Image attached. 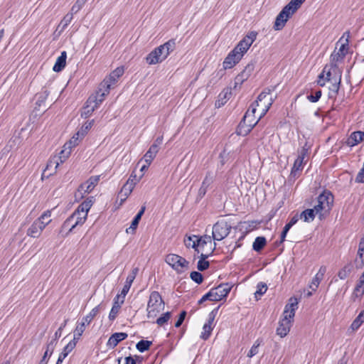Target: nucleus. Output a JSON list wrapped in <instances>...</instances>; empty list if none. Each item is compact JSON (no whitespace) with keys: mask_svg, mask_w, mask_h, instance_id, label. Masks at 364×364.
I'll list each match as a JSON object with an SVG mask.
<instances>
[{"mask_svg":"<svg viewBox=\"0 0 364 364\" xmlns=\"http://www.w3.org/2000/svg\"><path fill=\"white\" fill-rule=\"evenodd\" d=\"M317 205L314 206V210H316V213H318L319 219H322L323 214L322 210L327 209L329 211L333 204V196L330 191L324 190L316 198Z\"/></svg>","mask_w":364,"mask_h":364,"instance_id":"f257e3e1","label":"nucleus"},{"mask_svg":"<svg viewBox=\"0 0 364 364\" xmlns=\"http://www.w3.org/2000/svg\"><path fill=\"white\" fill-rule=\"evenodd\" d=\"M165 262L178 274H182L189 268V262L184 257L176 254L167 255L165 258Z\"/></svg>","mask_w":364,"mask_h":364,"instance_id":"f03ea898","label":"nucleus"},{"mask_svg":"<svg viewBox=\"0 0 364 364\" xmlns=\"http://www.w3.org/2000/svg\"><path fill=\"white\" fill-rule=\"evenodd\" d=\"M164 306V301L161 298L160 294L154 291L151 293L149 296V299L147 304V317L153 318L155 317L157 314L160 312V306Z\"/></svg>","mask_w":364,"mask_h":364,"instance_id":"7ed1b4c3","label":"nucleus"},{"mask_svg":"<svg viewBox=\"0 0 364 364\" xmlns=\"http://www.w3.org/2000/svg\"><path fill=\"white\" fill-rule=\"evenodd\" d=\"M232 227L225 220H220L213 226L212 238L214 240L220 241L225 238L230 233Z\"/></svg>","mask_w":364,"mask_h":364,"instance_id":"20e7f679","label":"nucleus"},{"mask_svg":"<svg viewBox=\"0 0 364 364\" xmlns=\"http://www.w3.org/2000/svg\"><path fill=\"white\" fill-rule=\"evenodd\" d=\"M212 237L209 235H204L203 237H198L196 235H192L188 237L184 240V243L186 247H192L195 250L197 253H199L198 247H203L207 243H211Z\"/></svg>","mask_w":364,"mask_h":364,"instance_id":"39448f33","label":"nucleus"},{"mask_svg":"<svg viewBox=\"0 0 364 364\" xmlns=\"http://www.w3.org/2000/svg\"><path fill=\"white\" fill-rule=\"evenodd\" d=\"M84 332V323L77 326L74 331V338L70 341L63 349V351L59 355V357L64 360L68 355L75 348L76 346L77 340L82 335Z\"/></svg>","mask_w":364,"mask_h":364,"instance_id":"423d86ee","label":"nucleus"},{"mask_svg":"<svg viewBox=\"0 0 364 364\" xmlns=\"http://www.w3.org/2000/svg\"><path fill=\"white\" fill-rule=\"evenodd\" d=\"M124 68L118 67L113 70L108 77H106L100 84L101 87L105 89L107 93L109 92L112 85H114L117 80L124 74Z\"/></svg>","mask_w":364,"mask_h":364,"instance_id":"0eeeda50","label":"nucleus"},{"mask_svg":"<svg viewBox=\"0 0 364 364\" xmlns=\"http://www.w3.org/2000/svg\"><path fill=\"white\" fill-rule=\"evenodd\" d=\"M163 142V136H158L153 144L144 156L146 163L149 166L159 151V146Z\"/></svg>","mask_w":364,"mask_h":364,"instance_id":"6e6552de","label":"nucleus"},{"mask_svg":"<svg viewBox=\"0 0 364 364\" xmlns=\"http://www.w3.org/2000/svg\"><path fill=\"white\" fill-rule=\"evenodd\" d=\"M250 116V110H247L242 117V120L239 123L236 133L239 136H246L247 135L253 127L258 123V120H257L255 123H250L249 124H246V119Z\"/></svg>","mask_w":364,"mask_h":364,"instance_id":"1a4fd4ad","label":"nucleus"},{"mask_svg":"<svg viewBox=\"0 0 364 364\" xmlns=\"http://www.w3.org/2000/svg\"><path fill=\"white\" fill-rule=\"evenodd\" d=\"M100 176H91L85 183L80 185L77 192L81 194V198L84 197L83 193H90L94 189L100 181Z\"/></svg>","mask_w":364,"mask_h":364,"instance_id":"9d476101","label":"nucleus"},{"mask_svg":"<svg viewBox=\"0 0 364 364\" xmlns=\"http://www.w3.org/2000/svg\"><path fill=\"white\" fill-rule=\"evenodd\" d=\"M51 222L48 220L46 222H41L40 220H36L27 230V235L32 237H38L44 230L46 226Z\"/></svg>","mask_w":364,"mask_h":364,"instance_id":"9b49d317","label":"nucleus"},{"mask_svg":"<svg viewBox=\"0 0 364 364\" xmlns=\"http://www.w3.org/2000/svg\"><path fill=\"white\" fill-rule=\"evenodd\" d=\"M242 55H239L232 49L225 58L223 65L225 70L233 68L242 59Z\"/></svg>","mask_w":364,"mask_h":364,"instance_id":"f8f14e48","label":"nucleus"},{"mask_svg":"<svg viewBox=\"0 0 364 364\" xmlns=\"http://www.w3.org/2000/svg\"><path fill=\"white\" fill-rule=\"evenodd\" d=\"M75 217V214L73 213L63 223L59 231V234L61 235L62 237H65L68 236V234L71 232L75 227H77V225H75L74 221Z\"/></svg>","mask_w":364,"mask_h":364,"instance_id":"ddd939ff","label":"nucleus"},{"mask_svg":"<svg viewBox=\"0 0 364 364\" xmlns=\"http://www.w3.org/2000/svg\"><path fill=\"white\" fill-rule=\"evenodd\" d=\"M291 323V318H289L287 314H284V318L279 321L277 328V334L282 338L286 336L289 332Z\"/></svg>","mask_w":364,"mask_h":364,"instance_id":"4468645a","label":"nucleus"},{"mask_svg":"<svg viewBox=\"0 0 364 364\" xmlns=\"http://www.w3.org/2000/svg\"><path fill=\"white\" fill-rule=\"evenodd\" d=\"M102 87L100 84L99 89L97 92L94 95H91L88 97V103L97 105V107L104 101L105 97L108 95Z\"/></svg>","mask_w":364,"mask_h":364,"instance_id":"2eb2a0df","label":"nucleus"},{"mask_svg":"<svg viewBox=\"0 0 364 364\" xmlns=\"http://www.w3.org/2000/svg\"><path fill=\"white\" fill-rule=\"evenodd\" d=\"M94 202L95 198L93 196L87 198L77 208V209L73 212V213L75 214V215H82L85 213L87 214Z\"/></svg>","mask_w":364,"mask_h":364,"instance_id":"dca6fc26","label":"nucleus"},{"mask_svg":"<svg viewBox=\"0 0 364 364\" xmlns=\"http://www.w3.org/2000/svg\"><path fill=\"white\" fill-rule=\"evenodd\" d=\"M161 48H154L146 58V63L149 65H155L161 63L164 59L161 56Z\"/></svg>","mask_w":364,"mask_h":364,"instance_id":"f3484780","label":"nucleus"},{"mask_svg":"<svg viewBox=\"0 0 364 364\" xmlns=\"http://www.w3.org/2000/svg\"><path fill=\"white\" fill-rule=\"evenodd\" d=\"M176 48V40L172 38L156 48H161V56L165 60Z\"/></svg>","mask_w":364,"mask_h":364,"instance_id":"a211bd4d","label":"nucleus"},{"mask_svg":"<svg viewBox=\"0 0 364 364\" xmlns=\"http://www.w3.org/2000/svg\"><path fill=\"white\" fill-rule=\"evenodd\" d=\"M231 287L228 284H220L215 288H213L215 291V294L217 296L218 301L225 298L231 290Z\"/></svg>","mask_w":364,"mask_h":364,"instance_id":"6ab92c4d","label":"nucleus"},{"mask_svg":"<svg viewBox=\"0 0 364 364\" xmlns=\"http://www.w3.org/2000/svg\"><path fill=\"white\" fill-rule=\"evenodd\" d=\"M127 336L128 335L127 333H114L109 337L107 345L109 348H114L118 345L119 342L126 339Z\"/></svg>","mask_w":364,"mask_h":364,"instance_id":"aec40b11","label":"nucleus"},{"mask_svg":"<svg viewBox=\"0 0 364 364\" xmlns=\"http://www.w3.org/2000/svg\"><path fill=\"white\" fill-rule=\"evenodd\" d=\"M146 207L142 206L138 213L135 215L134 219L132 221L131 225L129 228L126 229V232L128 234H134L135 232L136 229L137 228L139 223L141 219L142 215L144 213Z\"/></svg>","mask_w":364,"mask_h":364,"instance_id":"412c9836","label":"nucleus"},{"mask_svg":"<svg viewBox=\"0 0 364 364\" xmlns=\"http://www.w3.org/2000/svg\"><path fill=\"white\" fill-rule=\"evenodd\" d=\"M356 269H362L364 267V238H362L357 253V257L354 261Z\"/></svg>","mask_w":364,"mask_h":364,"instance_id":"4be33fe9","label":"nucleus"},{"mask_svg":"<svg viewBox=\"0 0 364 364\" xmlns=\"http://www.w3.org/2000/svg\"><path fill=\"white\" fill-rule=\"evenodd\" d=\"M215 245H216V244L215 243L214 247L210 254H203V253L200 254V255L199 257L200 259L198 260V264H197V269H198V271L203 272L209 268L210 263L206 259L212 255L213 252L215 249Z\"/></svg>","mask_w":364,"mask_h":364,"instance_id":"5701e85b","label":"nucleus"},{"mask_svg":"<svg viewBox=\"0 0 364 364\" xmlns=\"http://www.w3.org/2000/svg\"><path fill=\"white\" fill-rule=\"evenodd\" d=\"M290 303L285 306L283 314H287L289 318H293L295 315V310L297 308L298 301L295 297L289 299Z\"/></svg>","mask_w":364,"mask_h":364,"instance_id":"b1692460","label":"nucleus"},{"mask_svg":"<svg viewBox=\"0 0 364 364\" xmlns=\"http://www.w3.org/2000/svg\"><path fill=\"white\" fill-rule=\"evenodd\" d=\"M102 309V306L101 304L97 305L95 308H93L91 311L86 316L82 318V321L81 323H79L77 326H80L82 323H84V331L85 330V324L89 325L92 319L97 316L99 311Z\"/></svg>","mask_w":364,"mask_h":364,"instance_id":"393cba45","label":"nucleus"},{"mask_svg":"<svg viewBox=\"0 0 364 364\" xmlns=\"http://www.w3.org/2000/svg\"><path fill=\"white\" fill-rule=\"evenodd\" d=\"M67 53L62 51L60 55L57 58L56 62L53 68V71L59 73L62 71L66 65Z\"/></svg>","mask_w":364,"mask_h":364,"instance_id":"a878e982","label":"nucleus"},{"mask_svg":"<svg viewBox=\"0 0 364 364\" xmlns=\"http://www.w3.org/2000/svg\"><path fill=\"white\" fill-rule=\"evenodd\" d=\"M122 304H121L120 295H117L114 299L113 306L109 314V319L110 321H114L116 318Z\"/></svg>","mask_w":364,"mask_h":364,"instance_id":"bb28decb","label":"nucleus"},{"mask_svg":"<svg viewBox=\"0 0 364 364\" xmlns=\"http://www.w3.org/2000/svg\"><path fill=\"white\" fill-rule=\"evenodd\" d=\"M364 136V132L361 131L353 132L349 138L348 139L347 143L349 146H353L360 143Z\"/></svg>","mask_w":364,"mask_h":364,"instance_id":"cd10ccee","label":"nucleus"},{"mask_svg":"<svg viewBox=\"0 0 364 364\" xmlns=\"http://www.w3.org/2000/svg\"><path fill=\"white\" fill-rule=\"evenodd\" d=\"M316 214V210H314V208H308L301 212L300 214V218L304 222L309 223L314 220Z\"/></svg>","mask_w":364,"mask_h":364,"instance_id":"c85d7f7f","label":"nucleus"},{"mask_svg":"<svg viewBox=\"0 0 364 364\" xmlns=\"http://www.w3.org/2000/svg\"><path fill=\"white\" fill-rule=\"evenodd\" d=\"M55 340H51L48 344H47V346H46V350L42 358V359L40 360V362L38 363V364H47L48 363V359H47V357L49 356L50 357L51 355L53 354V350H54V348H55Z\"/></svg>","mask_w":364,"mask_h":364,"instance_id":"c756f323","label":"nucleus"},{"mask_svg":"<svg viewBox=\"0 0 364 364\" xmlns=\"http://www.w3.org/2000/svg\"><path fill=\"white\" fill-rule=\"evenodd\" d=\"M288 19L289 18H287V17H285L284 14H282V11H280L279 14L276 17L274 24V29L275 31L282 30L284 27Z\"/></svg>","mask_w":364,"mask_h":364,"instance_id":"7c9ffc66","label":"nucleus"},{"mask_svg":"<svg viewBox=\"0 0 364 364\" xmlns=\"http://www.w3.org/2000/svg\"><path fill=\"white\" fill-rule=\"evenodd\" d=\"M267 245V240L263 236L257 237L253 242L252 249L255 252H261Z\"/></svg>","mask_w":364,"mask_h":364,"instance_id":"2f4dec72","label":"nucleus"},{"mask_svg":"<svg viewBox=\"0 0 364 364\" xmlns=\"http://www.w3.org/2000/svg\"><path fill=\"white\" fill-rule=\"evenodd\" d=\"M303 169V161L301 159H296L294 163L290 173V178H298L299 174V172Z\"/></svg>","mask_w":364,"mask_h":364,"instance_id":"473e14b6","label":"nucleus"},{"mask_svg":"<svg viewBox=\"0 0 364 364\" xmlns=\"http://www.w3.org/2000/svg\"><path fill=\"white\" fill-rule=\"evenodd\" d=\"M134 189V183L131 182V181H127L122 188H121L120 191L118 193L119 196H124L125 198H127L128 196L131 194Z\"/></svg>","mask_w":364,"mask_h":364,"instance_id":"72a5a7b5","label":"nucleus"},{"mask_svg":"<svg viewBox=\"0 0 364 364\" xmlns=\"http://www.w3.org/2000/svg\"><path fill=\"white\" fill-rule=\"evenodd\" d=\"M97 108V105L88 103L87 99L81 112V117L85 119L88 118Z\"/></svg>","mask_w":364,"mask_h":364,"instance_id":"f704fd0d","label":"nucleus"},{"mask_svg":"<svg viewBox=\"0 0 364 364\" xmlns=\"http://www.w3.org/2000/svg\"><path fill=\"white\" fill-rule=\"evenodd\" d=\"M353 269V265L351 262L346 264L342 269H341L338 272V277L340 279H346L349 274L351 273Z\"/></svg>","mask_w":364,"mask_h":364,"instance_id":"c9c22d12","label":"nucleus"},{"mask_svg":"<svg viewBox=\"0 0 364 364\" xmlns=\"http://www.w3.org/2000/svg\"><path fill=\"white\" fill-rule=\"evenodd\" d=\"M215 175L211 171H208L202 182L201 186L208 191L210 185L214 182Z\"/></svg>","mask_w":364,"mask_h":364,"instance_id":"e433bc0d","label":"nucleus"},{"mask_svg":"<svg viewBox=\"0 0 364 364\" xmlns=\"http://www.w3.org/2000/svg\"><path fill=\"white\" fill-rule=\"evenodd\" d=\"M232 95L230 91H225L223 90L218 96L219 99L215 102V106L217 107H220L224 105L227 100L230 99V95Z\"/></svg>","mask_w":364,"mask_h":364,"instance_id":"4c0bfd02","label":"nucleus"},{"mask_svg":"<svg viewBox=\"0 0 364 364\" xmlns=\"http://www.w3.org/2000/svg\"><path fill=\"white\" fill-rule=\"evenodd\" d=\"M364 323V312L361 311V312L358 315V316L353 320L350 325V328L353 331H357L360 326Z\"/></svg>","mask_w":364,"mask_h":364,"instance_id":"58836bf2","label":"nucleus"},{"mask_svg":"<svg viewBox=\"0 0 364 364\" xmlns=\"http://www.w3.org/2000/svg\"><path fill=\"white\" fill-rule=\"evenodd\" d=\"M250 47V46L249 45H247V43H245V41L241 40L233 49L239 55H242V58L244 54L248 50Z\"/></svg>","mask_w":364,"mask_h":364,"instance_id":"ea45409f","label":"nucleus"},{"mask_svg":"<svg viewBox=\"0 0 364 364\" xmlns=\"http://www.w3.org/2000/svg\"><path fill=\"white\" fill-rule=\"evenodd\" d=\"M254 69L255 63L251 61L245 67L244 70L240 73V74L242 75V77H243V78L247 80L254 71Z\"/></svg>","mask_w":364,"mask_h":364,"instance_id":"a19ab883","label":"nucleus"},{"mask_svg":"<svg viewBox=\"0 0 364 364\" xmlns=\"http://www.w3.org/2000/svg\"><path fill=\"white\" fill-rule=\"evenodd\" d=\"M217 296L215 294V291L211 289L208 293L204 294L202 298L198 301V304H203L204 301L209 300L213 301H218Z\"/></svg>","mask_w":364,"mask_h":364,"instance_id":"79ce46f5","label":"nucleus"},{"mask_svg":"<svg viewBox=\"0 0 364 364\" xmlns=\"http://www.w3.org/2000/svg\"><path fill=\"white\" fill-rule=\"evenodd\" d=\"M151 345L152 342L150 341L141 340L136 343V348L139 352L143 353L148 350Z\"/></svg>","mask_w":364,"mask_h":364,"instance_id":"37998d69","label":"nucleus"},{"mask_svg":"<svg viewBox=\"0 0 364 364\" xmlns=\"http://www.w3.org/2000/svg\"><path fill=\"white\" fill-rule=\"evenodd\" d=\"M94 124V120H91V121H89V122H85L82 128H81V130L78 131L75 135L77 136H80L81 137H83L88 132V130H90L91 129V127H92Z\"/></svg>","mask_w":364,"mask_h":364,"instance_id":"c03bdc74","label":"nucleus"},{"mask_svg":"<svg viewBox=\"0 0 364 364\" xmlns=\"http://www.w3.org/2000/svg\"><path fill=\"white\" fill-rule=\"evenodd\" d=\"M363 295L364 290L355 286L351 294L350 299L353 301H355L358 299L360 300Z\"/></svg>","mask_w":364,"mask_h":364,"instance_id":"a18cd8bd","label":"nucleus"},{"mask_svg":"<svg viewBox=\"0 0 364 364\" xmlns=\"http://www.w3.org/2000/svg\"><path fill=\"white\" fill-rule=\"evenodd\" d=\"M213 328L209 323H205L203 327V332L201 333L200 338L205 341L208 340L211 334Z\"/></svg>","mask_w":364,"mask_h":364,"instance_id":"49530a36","label":"nucleus"},{"mask_svg":"<svg viewBox=\"0 0 364 364\" xmlns=\"http://www.w3.org/2000/svg\"><path fill=\"white\" fill-rule=\"evenodd\" d=\"M267 290V286L264 282H259L257 285V291L255 293V296L257 299L258 296H262Z\"/></svg>","mask_w":364,"mask_h":364,"instance_id":"de8ad7c7","label":"nucleus"},{"mask_svg":"<svg viewBox=\"0 0 364 364\" xmlns=\"http://www.w3.org/2000/svg\"><path fill=\"white\" fill-rule=\"evenodd\" d=\"M257 36V33L256 31H250L246 35L242 41H245V43H247L250 46L253 43V42L256 40Z\"/></svg>","mask_w":364,"mask_h":364,"instance_id":"09e8293b","label":"nucleus"},{"mask_svg":"<svg viewBox=\"0 0 364 364\" xmlns=\"http://www.w3.org/2000/svg\"><path fill=\"white\" fill-rule=\"evenodd\" d=\"M191 279L198 284H200L203 282V274L197 271H193L190 274Z\"/></svg>","mask_w":364,"mask_h":364,"instance_id":"8fccbe9b","label":"nucleus"},{"mask_svg":"<svg viewBox=\"0 0 364 364\" xmlns=\"http://www.w3.org/2000/svg\"><path fill=\"white\" fill-rule=\"evenodd\" d=\"M171 317V313L170 311H167L163 314L159 318H157L156 323L159 326H163L164 323L168 322Z\"/></svg>","mask_w":364,"mask_h":364,"instance_id":"3c124183","label":"nucleus"},{"mask_svg":"<svg viewBox=\"0 0 364 364\" xmlns=\"http://www.w3.org/2000/svg\"><path fill=\"white\" fill-rule=\"evenodd\" d=\"M284 14L287 18H289L296 11L293 6L288 3L281 11Z\"/></svg>","mask_w":364,"mask_h":364,"instance_id":"603ef678","label":"nucleus"},{"mask_svg":"<svg viewBox=\"0 0 364 364\" xmlns=\"http://www.w3.org/2000/svg\"><path fill=\"white\" fill-rule=\"evenodd\" d=\"M87 0H77V1L72 6L70 11L77 14L85 5Z\"/></svg>","mask_w":364,"mask_h":364,"instance_id":"864d4df0","label":"nucleus"},{"mask_svg":"<svg viewBox=\"0 0 364 364\" xmlns=\"http://www.w3.org/2000/svg\"><path fill=\"white\" fill-rule=\"evenodd\" d=\"M138 272H139L138 267L133 268L131 273L127 276L125 283H127L129 285H132L134 280L135 279L136 276L138 274Z\"/></svg>","mask_w":364,"mask_h":364,"instance_id":"5fc2aeb1","label":"nucleus"},{"mask_svg":"<svg viewBox=\"0 0 364 364\" xmlns=\"http://www.w3.org/2000/svg\"><path fill=\"white\" fill-rule=\"evenodd\" d=\"M322 95V92L321 90H316L314 94H310L306 96V98L311 102H318Z\"/></svg>","mask_w":364,"mask_h":364,"instance_id":"6e6d98bb","label":"nucleus"},{"mask_svg":"<svg viewBox=\"0 0 364 364\" xmlns=\"http://www.w3.org/2000/svg\"><path fill=\"white\" fill-rule=\"evenodd\" d=\"M48 95L49 92L47 90L40 93L38 97V100L36 101V105L38 107L41 106V105L45 102Z\"/></svg>","mask_w":364,"mask_h":364,"instance_id":"4d7b16f0","label":"nucleus"},{"mask_svg":"<svg viewBox=\"0 0 364 364\" xmlns=\"http://www.w3.org/2000/svg\"><path fill=\"white\" fill-rule=\"evenodd\" d=\"M341 81V75L339 76L338 80L336 79L333 82H332L331 86L329 87V90L333 92L334 95H337L339 91L340 85Z\"/></svg>","mask_w":364,"mask_h":364,"instance_id":"13d9d810","label":"nucleus"},{"mask_svg":"<svg viewBox=\"0 0 364 364\" xmlns=\"http://www.w3.org/2000/svg\"><path fill=\"white\" fill-rule=\"evenodd\" d=\"M345 57L341 55L338 52L332 53L331 55V63L332 66L336 67V63L341 61Z\"/></svg>","mask_w":364,"mask_h":364,"instance_id":"bf43d9fd","label":"nucleus"},{"mask_svg":"<svg viewBox=\"0 0 364 364\" xmlns=\"http://www.w3.org/2000/svg\"><path fill=\"white\" fill-rule=\"evenodd\" d=\"M68 321H69L68 318L65 319L63 323H61L60 326L55 331V335H54V338L53 339V340H55V344H56V341L61 336L62 331H63V328L66 326Z\"/></svg>","mask_w":364,"mask_h":364,"instance_id":"052dcab7","label":"nucleus"},{"mask_svg":"<svg viewBox=\"0 0 364 364\" xmlns=\"http://www.w3.org/2000/svg\"><path fill=\"white\" fill-rule=\"evenodd\" d=\"M75 13H70V14H66L63 18L62 19V21H60V25L62 26V28L63 29H65L68 26V24L71 22L72 19H73V15Z\"/></svg>","mask_w":364,"mask_h":364,"instance_id":"680f3d73","label":"nucleus"},{"mask_svg":"<svg viewBox=\"0 0 364 364\" xmlns=\"http://www.w3.org/2000/svg\"><path fill=\"white\" fill-rule=\"evenodd\" d=\"M259 346H260V342L259 341V340H257L255 342V343L253 344V346H252V348H250V350H249V352L247 353V356L249 358H252V357L255 356V355H257L258 353V348Z\"/></svg>","mask_w":364,"mask_h":364,"instance_id":"e2e57ef3","label":"nucleus"},{"mask_svg":"<svg viewBox=\"0 0 364 364\" xmlns=\"http://www.w3.org/2000/svg\"><path fill=\"white\" fill-rule=\"evenodd\" d=\"M78 141H79V136H73L72 137V139L67 143L65 144V145L63 146V148H65L66 146L68 147V149H72V147H75V146H77L78 144Z\"/></svg>","mask_w":364,"mask_h":364,"instance_id":"0e129e2a","label":"nucleus"},{"mask_svg":"<svg viewBox=\"0 0 364 364\" xmlns=\"http://www.w3.org/2000/svg\"><path fill=\"white\" fill-rule=\"evenodd\" d=\"M322 279V278L315 275L309 285V288L311 289L312 291H315L318 287V285Z\"/></svg>","mask_w":364,"mask_h":364,"instance_id":"69168bd1","label":"nucleus"},{"mask_svg":"<svg viewBox=\"0 0 364 364\" xmlns=\"http://www.w3.org/2000/svg\"><path fill=\"white\" fill-rule=\"evenodd\" d=\"M87 218V213L82 215H76L74 220L75 225H77V226L82 225L85 223Z\"/></svg>","mask_w":364,"mask_h":364,"instance_id":"338daca9","label":"nucleus"},{"mask_svg":"<svg viewBox=\"0 0 364 364\" xmlns=\"http://www.w3.org/2000/svg\"><path fill=\"white\" fill-rule=\"evenodd\" d=\"M220 307V306L219 305L218 307L210 311V313L208 314V319L206 323H209V325L212 326V323L218 314Z\"/></svg>","mask_w":364,"mask_h":364,"instance_id":"774afa93","label":"nucleus"}]
</instances>
